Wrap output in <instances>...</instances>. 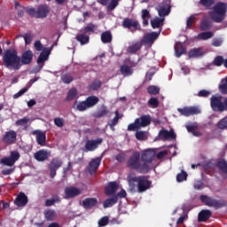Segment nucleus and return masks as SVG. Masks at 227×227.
Returning <instances> with one entry per match:
<instances>
[{"mask_svg": "<svg viewBox=\"0 0 227 227\" xmlns=\"http://www.w3.org/2000/svg\"><path fill=\"white\" fill-rule=\"evenodd\" d=\"M101 42L103 43H111V42H113L111 31H106L101 34Z\"/></svg>", "mask_w": 227, "mask_h": 227, "instance_id": "nucleus-39", "label": "nucleus"}, {"mask_svg": "<svg viewBox=\"0 0 227 227\" xmlns=\"http://www.w3.org/2000/svg\"><path fill=\"white\" fill-rule=\"evenodd\" d=\"M212 27V22L208 21L207 20H204L200 23V29L202 31H208Z\"/></svg>", "mask_w": 227, "mask_h": 227, "instance_id": "nucleus-51", "label": "nucleus"}, {"mask_svg": "<svg viewBox=\"0 0 227 227\" xmlns=\"http://www.w3.org/2000/svg\"><path fill=\"white\" fill-rule=\"evenodd\" d=\"M187 172L182 170L181 173L176 175V182H184V180H187Z\"/></svg>", "mask_w": 227, "mask_h": 227, "instance_id": "nucleus-55", "label": "nucleus"}, {"mask_svg": "<svg viewBox=\"0 0 227 227\" xmlns=\"http://www.w3.org/2000/svg\"><path fill=\"white\" fill-rule=\"evenodd\" d=\"M27 196L24 192H20L14 200L16 207H26L27 205Z\"/></svg>", "mask_w": 227, "mask_h": 227, "instance_id": "nucleus-20", "label": "nucleus"}, {"mask_svg": "<svg viewBox=\"0 0 227 227\" xmlns=\"http://www.w3.org/2000/svg\"><path fill=\"white\" fill-rule=\"evenodd\" d=\"M155 151L147 149L141 153L140 159L142 162H145V164H152L153 160H155Z\"/></svg>", "mask_w": 227, "mask_h": 227, "instance_id": "nucleus-11", "label": "nucleus"}, {"mask_svg": "<svg viewBox=\"0 0 227 227\" xmlns=\"http://www.w3.org/2000/svg\"><path fill=\"white\" fill-rule=\"evenodd\" d=\"M73 109L75 111H80L81 113L86 111L89 109L88 105L86 104V101H74L73 104Z\"/></svg>", "mask_w": 227, "mask_h": 227, "instance_id": "nucleus-27", "label": "nucleus"}, {"mask_svg": "<svg viewBox=\"0 0 227 227\" xmlns=\"http://www.w3.org/2000/svg\"><path fill=\"white\" fill-rule=\"evenodd\" d=\"M61 81L65 84H70V82H72V81H74V77L70 74H65L61 75Z\"/></svg>", "mask_w": 227, "mask_h": 227, "instance_id": "nucleus-54", "label": "nucleus"}, {"mask_svg": "<svg viewBox=\"0 0 227 227\" xmlns=\"http://www.w3.org/2000/svg\"><path fill=\"white\" fill-rule=\"evenodd\" d=\"M188 132L195 136L196 137H200V131H198L199 126L198 123H192L186 126Z\"/></svg>", "mask_w": 227, "mask_h": 227, "instance_id": "nucleus-36", "label": "nucleus"}, {"mask_svg": "<svg viewBox=\"0 0 227 227\" xmlns=\"http://www.w3.org/2000/svg\"><path fill=\"white\" fill-rule=\"evenodd\" d=\"M99 98L97 96H90L88 97L85 100V104H87V107H93L94 106H97V103L99 102Z\"/></svg>", "mask_w": 227, "mask_h": 227, "instance_id": "nucleus-38", "label": "nucleus"}, {"mask_svg": "<svg viewBox=\"0 0 227 227\" xmlns=\"http://www.w3.org/2000/svg\"><path fill=\"white\" fill-rule=\"evenodd\" d=\"M118 191V183L113 181L108 183V185L105 188V194L106 196H113Z\"/></svg>", "mask_w": 227, "mask_h": 227, "instance_id": "nucleus-21", "label": "nucleus"}, {"mask_svg": "<svg viewBox=\"0 0 227 227\" xmlns=\"http://www.w3.org/2000/svg\"><path fill=\"white\" fill-rule=\"evenodd\" d=\"M102 155L97 158L92 159L90 162H89V166H88V171L90 173V175H93L94 173H97V170L98 169V168H100V164L102 162Z\"/></svg>", "mask_w": 227, "mask_h": 227, "instance_id": "nucleus-14", "label": "nucleus"}, {"mask_svg": "<svg viewBox=\"0 0 227 227\" xmlns=\"http://www.w3.org/2000/svg\"><path fill=\"white\" fill-rule=\"evenodd\" d=\"M147 92L149 95H159V93H160V88L155 85H151L147 88Z\"/></svg>", "mask_w": 227, "mask_h": 227, "instance_id": "nucleus-49", "label": "nucleus"}, {"mask_svg": "<svg viewBox=\"0 0 227 227\" xmlns=\"http://www.w3.org/2000/svg\"><path fill=\"white\" fill-rule=\"evenodd\" d=\"M33 51L31 50L25 51L20 57V64L22 65H31L33 63Z\"/></svg>", "mask_w": 227, "mask_h": 227, "instance_id": "nucleus-19", "label": "nucleus"}, {"mask_svg": "<svg viewBox=\"0 0 227 227\" xmlns=\"http://www.w3.org/2000/svg\"><path fill=\"white\" fill-rule=\"evenodd\" d=\"M214 36V33L212 32H202L200 34V40H208Z\"/></svg>", "mask_w": 227, "mask_h": 227, "instance_id": "nucleus-57", "label": "nucleus"}, {"mask_svg": "<svg viewBox=\"0 0 227 227\" xmlns=\"http://www.w3.org/2000/svg\"><path fill=\"white\" fill-rule=\"evenodd\" d=\"M210 104L213 111H220V113H223V111H224V104L223 103V97L212 96L210 98Z\"/></svg>", "mask_w": 227, "mask_h": 227, "instance_id": "nucleus-9", "label": "nucleus"}, {"mask_svg": "<svg viewBox=\"0 0 227 227\" xmlns=\"http://www.w3.org/2000/svg\"><path fill=\"white\" fill-rule=\"evenodd\" d=\"M109 114V110L106 107H102L99 111H98L94 116L95 118H104V116H107Z\"/></svg>", "mask_w": 227, "mask_h": 227, "instance_id": "nucleus-47", "label": "nucleus"}, {"mask_svg": "<svg viewBox=\"0 0 227 227\" xmlns=\"http://www.w3.org/2000/svg\"><path fill=\"white\" fill-rule=\"evenodd\" d=\"M114 114H115V117L112 121H110V122L108 123L111 130H114V127L118 125V121H120V112L116 110Z\"/></svg>", "mask_w": 227, "mask_h": 227, "instance_id": "nucleus-41", "label": "nucleus"}, {"mask_svg": "<svg viewBox=\"0 0 227 227\" xmlns=\"http://www.w3.org/2000/svg\"><path fill=\"white\" fill-rule=\"evenodd\" d=\"M142 47H143V43L141 42L134 43L128 47V52L129 54H137L138 51H141Z\"/></svg>", "mask_w": 227, "mask_h": 227, "instance_id": "nucleus-28", "label": "nucleus"}, {"mask_svg": "<svg viewBox=\"0 0 227 227\" xmlns=\"http://www.w3.org/2000/svg\"><path fill=\"white\" fill-rule=\"evenodd\" d=\"M218 129H221L222 130L227 129V116L218 122Z\"/></svg>", "mask_w": 227, "mask_h": 227, "instance_id": "nucleus-64", "label": "nucleus"}, {"mask_svg": "<svg viewBox=\"0 0 227 227\" xmlns=\"http://www.w3.org/2000/svg\"><path fill=\"white\" fill-rule=\"evenodd\" d=\"M44 217L47 221H54L56 219V211L54 210H46L44 212Z\"/></svg>", "mask_w": 227, "mask_h": 227, "instance_id": "nucleus-46", "label": "nucleus"}, {"mask_svg": "<svg viewBox=\"0 0 227 227\" xmlns=\"http://www.w3.org/2000/svg\"><path fill=\"white\" fill-rule=\"evenodd\" d=\"M75 40L81 43V45H86L90 43V35L83 34H78Z\"/></svg>", "mask_w": 227, "mask_h": 227, "instance_id": "nucleus-34", "label": "nucleus"}, {"mask_svg": "<svg viewBox=\"0 0 227 227\" xmlns=\"http://www.w3.org/2000/svg\"><path fill=\"white\" fill-rule=\"evenodd\" d=\"M109 224V216H103L98 220V226L104 227Z\"/></svg>", "mask_w": 227, "mask_h": 227, "instance_id": "nucleus-63", "label": "nucleus"}, {"mask_svg": "<svg viewBox=\"0 0 227 227\" xmlns=\"http://www.w3.org/2000/svg\"><path fill=\"white\" fill-rule=\"evenodd\" d=\"M200 166L204 169L205 173H210V169H212V161L207 160L205 156L200 155Z\"/></svg>", "mask_w": 227, "mask_h": 227, "instance_id": "nucleus-24", "label": "nucleus"}, {"mask_svg": "<svg viewBox=\"0 0 227 227\" xmlns=\"http://www.w3.org/2000/svg\"><path fill=\"white\" fill-rule=\"evenodd\" d=\"M102 86V82L100 80H94L91 84L88 85V90L90 91H97Z\"/></svg>", "mask_w": 227, "mask_h": 227, "instance_id": "nucleus-40", "label": "nucleus"}, {"mask_svg": "<svg viewBox=\"0 0 227 227\" xmlns=\"http://www.w3.org/2000/svg\"><path fill=\"white\" fill-rule=\"evenodd\" d=\"M141 61V59H138L137 62H135L134 60H131L130 59H126L124 60V63L130 67V68H135V67H137V64Z\"/></svg>", "mask_w": 227, "mask_h": 227, "instance_id": "nucleus-60", "label": "nucleus"}, {"mask_svg": "<svg viewBox=\"0 0 227 227\" xmlns=\"http://www.w3.org/2000/svg\"><path fill=\"white\" fill-rule=\"evenodd\" d=\"M158 13L160 17H166L171 13V6L169 4L160 5L158 8Z\"/></svg>", "mask_w": 227, "mask_h": 227, "instance_id": "nucleus-29", "label": "nucleus"}, {"mask_svg": "<svg viewBox=\"0 0 227 227\" xmlns=\"http://www.w3.org/2000/svg\"><path fill=\"white\" fill-rule=\"evenodd\" d=\"M175 52H176V58H180L182 54H187V51L185 50V46H184L183 43H176Z\"/></svg>", "mask_w": 227, "mask_h": 227, "instance_id": "nucleus-30", "label": "nucleus"}, {"mask_svg": "<svg viewBox=\"0 0 227 227\" xmlns=\"http://www.w3.org/2000/svg\"><path fill=\"white\" fill-rule=\"evenodd\" d=\"M216 166L221 171H223V173H225V175H227V162H226V160H224V159L218 160V161L216 163Z\"/></svg>", "mask_w": 227, "mask_h": 227, "instance_id": "nucleus-42", "label": "nucleus"}, {"mask_svg": "<svg viewBox=\"0 0 227 227\" xmlns=\"http://www.w3.org/2000/svg\"><path fill=\"white\" fill-rule=\"evenodd\" d=\"M127 168L129 169H133L137 171V173H140L142 175H146V173H150V164L146 162H143L141 160V153L139 152H134L131 156L128 159L126 162Z\"/></svg>", "mask_w": 227, "mask_h": 227, "instance_id": "nucleus-1", "label": "nucleus"}, {"mask_svg": "<svg viewBox=\"0 0 227 227\" xmlns=\"http://www.w3.org/2000/svg\"><path fill=\"white\" fill-rule=\"evenodd\" d=\"M215 67H221L223 64L224 65V58L223 56H216L213 61Z\"/></svg>", "mask_w": 227, "mask_h": 227, "instance_id": "nucleus-56", "label": "nucleus"}, {"mask_svg": "<svg viewBox=\"0 0 227 227\" xmlns=\"http://www.w3.org/2000/svg\"><path fill=\"white\" fill-rule=\"evenodd\" d=\"M54 203H61V199L59 198V195L54 194L52 195L51 199H47L45 200V207H52Z\"/></svg>", "mask_w": 227, "mask_h": 227, "instance_id": "nucleus-37", "label": "nucleus"}, {"mask_svg": "<svg viewBox=\"0 0 227 227\" xmlns=\"http://www.w3.org/2000/svg\"><path fill=\"white\" fill-rule=\"evenodd\" d=\"M63 166V160L59 157L51 159L48 164V169L50 170V177L54 178L56 176L57 171Z\"/></svg>", "mask_w": 227, "mask_h": 227, "instance_id": "nucleus-7", "label": "nucleus"}, {"mask_svg": "<svg viewBox=\"0 0 227 227\" xmlns=\"http://www.w3.org/2000/svg\"><path fill=\"white\" fill-rule=\"evenodd\" d=\"M131 182H137V192H146L150 187H152V181L148 179V176H134L131 178Z\"/></svg>", "mask_w": 227, "mask_h": 227, "instance_id": "nucleus-5", "label": "nucleus"}, {"mask_svg": "<svg viewBox=\"0 0 227 227\" xmlns=\"http://www.w3.org/2000/svg\"><path fill=\"white\" fill-rule=\"evenodd\" d=\"M25 10L27 15L34 17L35 19H45L49 13H51V9H49V6L45 4H40L36 9L27 7Z\"/></svg>", "mask_w": 227, "mask_h": 227, "instance_id": "nucleus-4", "label": "nucleus"}, {"mask_svg": "<svg viewBox=\"0 0 227 227\" xmlns=\"http://www.w3.org/2000/svg\"><path fill=\"white\" fill-rule=\"evenodd\" d=\"M29 123V118L24 117L22 119H20L16 121L17 127H24V125H27Z\"/></svg>", "mask_w": 227, "mask_h": 227, "instance_id": "nucleus-59", "label": "nucleus"}, {"mask_svg": "<svg viewBox=\"0 0 227 227\" xmlns=\"http://www.w3.org/2000/svg\"><path fill=\"white\" fill-rule=\"evenodd\" d=\"M75 97H77V89L73 88V89L69 90L66 100H67V101L74 100V98H75Z\"/></svg>", "mask_w": 227, "mask_h": 227, "instance_id": "nucleus-52", "label": "nucleus"}, {"mask_svg": "<svg viewBox=\"0 0 227 227\" xmlns=\"http://www.w3.org/2000/svg\"><path fill=\"white\" fill-rule=\"evenodd\" d=\"M200 201L205 203L207 207H214V208H223V207H226V201L220 200H214L207 195H200Z\"/></svg>", "mask_w": 227, "mask_h": 227, "instance_id": "nucleus-6", "label": "nucleus"}, {"mask_svg": "<svg viewBox=\"0 0 227 227\" xmlns=\"http://www.w3.org/2000/svg\"><path fill=\"white\" fill-rule=\"evenodd\" d=\"M148 19H150V11L146 9L142 10L143 26H148Z\"/></svg>", "mask_w": 227, "mask_h": 227, "instance_id": "nucleus-43", "label": "nucleus"}, {"mask_svg": "<svg viewBox=\"0 0 227 227\" xmlns=\"http://www.w3.org/2000/svg\"><path fill=\"white\" fill-rule=\"evenodd\" d=\"M189 58H198L200 56V48H194L189 51L188 52Z\"/></svg>", "mask_w": 227, "mask_h": 227, "instance_id": "nucleus-62", "label": "nucleus"}, {"mask_svg": "<svg viewBox=\"0 0 227 227\" xmlns=\"http://www.w3.org/2000/svg\"><path fill=\"white\" fill-rule=\"evenodd\" d=\"M209 217H212V211L202 209L200 212V223H206V221H208Z\"/></svg>", "mask_w": 227, "mask_h": 227, "instance_id": "nucleus-32", "label": "nucleus"}, {"mask_svg": "<svg viewBox=\"0 0 227 227\" xmlns=\"http://www.w3.org/2000/svg\"><path fill=\"white\" fill-rule=\"evenodd\" d=\"M49 56H51V51L47 49L43 50V51L40 53L37 59V64L42 65L41 68L43 67V63L49 59Z\"/></svg>", "mask_w": 227, "mask_h": 227, "instance_id": "nucleus-23", "label": "nucleus"}, {"mask_svg": "<svg viewBox=\"0 0 227 227\" xmlns=\"http://www.w3.org/2000/svg\"><path fill=\"white\" fill-rule=\"evenodd\" d=\"M214 3H215V0H200V4L206 6L208 10L212 8Z\"/></svg>", "mask_w": 227, "mask_h": 227, "instance_id": "nucleus-61", "label": "nucleus"}, {"mask_svg": "<svg viewBox=\"0 0 227 227\" xmlns=\"http://www.w3.org/2000/svg\"><path fill=\"white\" fill-rule=\"evenodd\" d=\"M4 145H13L17 141V132L15 130H9L5 132L2 138Z\"/></svg>", "mask_w": 227, "mask_h": 227, "instance_id": "nucleus-16", "label": "nucleus"}, {"mask_svg": "<svg viewBox=\"0 0 227 227\" xmlns=\"http://www.w3.org/2000/svg\"><path fill=\"white\" fill-rule=\"evenodd\" d=\"M3 64L9 70H20L22 64L20 63V56L12 49H8L4 51Z\"/></svg>", "mask_w": 227, "mask_h": 227, "instance_id": "nucleus-2", "label": "nucleus"}, {"mask_svg": "<svg viewBox=\"0 0 227 227\" xmlns=\"http://www.w3.org/2000/svg\"><path fill=\"white\" fill-rule=\"evenodd\" d=\"M139 120V127H148L152 123V117L150 115H142Z\"/></svg>", "mask_w": 227, "mask_h": 227, "instance_id": "nucleus-35", "label": "nucleus"}, {"mask_svg": "<svg viewBox=\"0 0 227 227\" xmlns=\"http://www.w3.org/2000/svg\"><path fill=\"white\" fill-rule=\"evenodd\" d=\"M159 38V33L151 32L144 36V43H153Z\"/></svg>", "mask_w": 227, "mask_h": 227, "instance_id": "nucleus-25", "label": "nucleus"}, {"mask_svg": "<svg viewBox=\"0 0 227 227\" xmlns=\"http://www.w3.org/2000/svg\"><path fill=\"white\" fill-rule=\"evenodd\" d=\"M227 12V4L223 2H218L213 7V10L209 12V17L216 22L217 24H221L223 20L226 18Z\"/></svg>", "mask_w": 227, "mask_h": 227, "instance_id": "nucleus-3", "label": "nucleus"}, {"mask_svg": "<svg viewBox=\"0 0 227 227\" xmlns=\"http://www.w3.org/2000/svg\"><path fill=\"white\" fill-rule=\"evenodd\" d=\"M159 137L161 141H170L171 139H176V134L173 129L169 131L167 129H161L159 132Z\"/></svg>", "mask_w": 227, "mask_h": 227, "instance_id": "nucleus-18", "label": "nucleus"}, {"mask_svg": "<svg viewBox=\"0 0 227 227\" xmlns=\"http://www.w3.org/2000/svg\"><path fill=\"white\" fill-rule=\"evenodd\" d=\"M32 136H35L37 145L40 146H45V144L47 143V135L45 132L40 129H35L32 131Z\"/></svg>", "mask_w": 227, "mask_h": 227, "instance_id": "nucleus-15", "label": "nucleus"}, {"mask_svg": "<svg viewBox=\"0 0 227 227\" xmlns=\"http://www.w3.org/2000/svg\"><path fill=\"white\" fill-rule=\"evenodd\" d=\"M51 157V151L46 149H41L34 153V159L37 160V162H45V160H49Z\"/></svg>", "mask_w": 227, "mask_h": 227, "instance_id": "nucleus-12", "label": "nucleus"}, {"mask_svg": "<svg viewBox=\"0 0 227 227\" xmlns=\"http://www.w3.org/2000/svg\"><path fill=\"white\" fill-rule=\"evenodd\" d=\"M116 203H118V196L114 195L113 197L106 199L103 202V207H104V208H109V207H113L114 205H116Z\"/></svg>", "mask_w": 227, "mask_h": 227, "instance_id": "nucleus-31", "label": "nucleus"}, {"mask_svg": "<svg viewBox=\"0 0 227 227\" xmlns=\"http://www.w3.org/2000/svg\"><path fill=\"white\" fill-rule=\"evenodd\" d=\"M137 129H141L139 126V118H137L134 121V123H130L128 126V130L129 132H132L134 130H137Z\"/></svg>", "mask_w": 227, "mask_h": 227, "instance_id": "nucleus-48", "label": "nucleus"}, {"mask_svg": "<svg viewBox=\"0 0 227 227\" xmlns=\"http://www.w3.org/2000/svg\"><path fill=\"white\" fill-rule=\"evenodd\" d=\"M98 204V200L95 198H86L82 200V207L86 210H90L93 208V207H97Z\"/></svg>", "mask_w": 227, "mask_h": 227, "instance_id": "nucleus-22", "label": "nucleus"}, {"mask_svg": "<svg viewBox=\"0 0 227 227\" xmlns=\"http://www.w3.org/2000/svg\"><path fill=\"white\" fill-rule=\"evenodd\" d=\"M104 142V139L102 138H97V139H91L87 140L85 143V146L82 149V152L88 153V152H95L100 145Z\"/></svg>", "mask_w": 227, "mask_h": 227, "instance_id": "nucleus-8", "label": "nucleus"}, {"mask_svg": "<svg viewBox=\"0 0 227 227\" xmlns=\"http://www.w3.org/2000/svg\"><path fill=\"white\" fill-rule=\"evenodd\" d=\"M0 164L3 166H8L9 168H12V166H15V163L10 157H4L0 160Z\"/></svg>", "mask_w": 227, "mask_h": 227, "instance_id": "nucleus-45", "label": "nucleus"}, {"mask_svg": "<svg viewBox=\"0 0 227 227\" xmlns=\"http://www.w3.org/2000/svg\"><path fill=\"white\" fill-rule=\"evenodd\" d=\"M149 107L153 109H157L159 107V98H151L147 102Z\"/></svg>", "mask_w": 227, "mask_h": 227, "instance_id": "nucleus-50", "label": "nucleus"}, {"mask_svg": "<svg viewBox=\"0 0 227 227\" xmlns=\"http://www.w3.org/2000/svg\"><path fill=\"white\" fill-rule=\"evenodd\" d=\"M151 26L153 29H159V27L164 26V18H154L153 20H151Z\"/></svg>", "mask_w": 227, "mask_h": 227, "instance_id": "nucleus-33", "label": "nucleus"}, {"mask_svg": "<svg viewBox=\"0 0 227 227\" xmlns=\"http://www.w3.org/2000/svg\"><path fill=\"white\" fill-rule=\"evenodd\" d=\"M9 157H10L11 160L14 161V164H15V162H17V160H19V159H20V153H19V152H17V151H12V152H11V154Z\"/></svg>", "mask_w": 227, "mask_h": 227, "instance_id": "nucleus-58", "label": "nucleus"}, {"mask_svg": "<svg viewBox=\"0 0 227 227\" xmlns=\"http://www.w3.org/2000/svg\"><path fill=\"white\" fill-rule=\"evenodd\" d=\"M95 29H97V26L93 23H89L84 28H83V34L87 33H95Z\"/></svg>", "mask_w": 227, "mask_h": 227, "instance_id": "nucleus-53", "label": "nucleus"}, {"mask_svg": "<svg viewBox=\"0 0 227 227\" xmlns=\"http://www.w3.org/2000/svg\"><path fill=\"white\" fill-rule=\"evenodd\" d=\"M120 72L124 77H129L132 75V74H134V69H132L130 67H129V65L124 63L122 66H121Z\"/></svg>", "mask_w": 227, "mask_h": 227, "instance_id": "nucleus-26", "label": "nucleus"}, {"mask_svg": "<svg viewBox=\"0 0 227 227\" xmlns=\"http://www.w3.org/2000/svg\"><path fill=\"white\" fill-rule=\"evenodd\" d=\"M122 27L124 29H135V31H141V25L139 24V21L130 19V18H125L121 24Z\"/></svg>", "mask_w": 227, "mask_h": 227, "instance_id": "nucleus-10", "label": "nucleus"}, {"mask_svg": "<svg viewBox=\"0 0 227 227\" xmlns=\"http://www.w3.org/2000/svg\"><path fill=\"white\" fill-rule=\"evenodd\" d=\"M178 113L182 114V116H194V114H200V108L198 106H185L184 108H178Z\"/></svg>", "mask_w": 227, "mask_h": 227, "instance_id": "nucleus-13", "label": "nucleus"}, {"mask_svg": "<svg viewBox=\"0 0 227 227\" xmlns=\"http://www.w3.org/2000/svg\"><path fill=\"white\" fill-rule=\"evenodd\" d=\"M24 38L26 45L31 44V42H33V35L31 33H26L24 35H17L16 38Z\"/></svg>", "mask_w": 227, "mask_h": 227, "instance_id": "nucleus-44", "label": "nucleus"}, {"mask_svg": "<svg viewBox=\"0 0 227 227\" xmlns=\"http://www.w3.org/2000/svg\"><path fill=\"white\" fill-rule=\"evenodd\" d=\"M65 200H71L72 198H75L81 194V189L69 186L65 189Z\"/></svg>", "mask_w": 227, "mask_h": 227, "instance_id": "nucleus-17", "label": "nucleus"}]
</instances>
